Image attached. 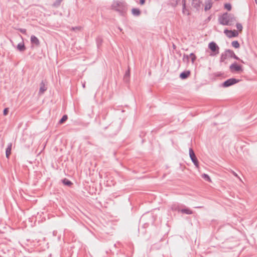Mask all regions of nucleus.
Instances as JSON below:
<instances>
[{
	"label": "nucleus",
	"instance_id": "36",
	"mask_svg": "<svg viewBox=\"0 0 257 257\" xmlns=\"http://www.w3.org/2000/svg\"><path fill=\"white\" fill-rule=\"evenodd\" d=\"M72 29H73V30H79L80 29H79V27H73V28H72Z\"/></svg>",
	"mask_w": 257,
	"mask_h": 257
},
{
	"label": "nucleus",
	"instance_id": "35",
	"mask_svg": "<svg viewBox=\"0 0 257 257\" xmlns=\"http://www.w3.org/2000/svg\"><path fill=\"white\" fill-rule=\"evenodd\" d=\"M184 14H185V15H189V11L188 10H187L186 8V10H185V13H183Z\"/></svg>",
	"mask_w": 257,
	"mask_h": 257
},
{
	"label": "nucleus",
	"instance_id": "18",
	"mask_svg": "<svg viewBox=\"0 0 257 257\" xmlns=\"http://www.w3.org/2000/svg\"><path fill=\"white\" fill-rule=\"evenodd\" d=\"M62 181L64 185L67 186H71L73 184L72 182L71 181L66 178L63 179Z\"/></svg>",
	"mask_w": 257,
	"mask_h": 257
},
{
	"label": "nucleus",
	"instance_id": "20",
	"mask_svg": "<svg viewBox=\"0 0 257 257\" xmlns=\"http://www.w3.org/2000/svg\"><path fill=\"white\" fill-rule=\"evenodd\" d=\"M62 1L63 0H56L55 2L53 4L52 6L55 8L58 7L60 5Z\"/></svg>",
	"mask_w": 257,
	"mask_h": 257
},
{
	"label": "nucleus",
	"instance_id": "12",
	"mask_svg": "<svg viewBox=\"0 0 257 257\" xmlns=\"http://www.w3.org/2000/svg\"><path fill=\"white\" fill-rule=\"evenodd\" d=\"M212 0H205V11H207L210 10L212 7Z\"/></svg>",
	"mask_w": 257,
	"mask_h": 257
},
{
	"label": "nucleus",
	"instance_id": "21",
	"mask_svg": "<svg viewBox=\"0 0 257 257\" xmlns=\"http://www.w3.org/2000/svg\"><path fill=\"white\" fill-rule=\"evenodd\" d=\"M228 57V54L226 53V50L224 52V54H222L221 57H220V61L223 62L225 61V60L226 59L227 57Z\"/></svg>",
	"mask_w": 257,
	"mask_h": 257
},
{
	"label": "nucleus",
	"instance_id": "34",
	"mask_svg": "<svg viewBox=\"0 0 257 257\" xmlns=\"http://www.w3.org/2000/svg\"><path fill=\"white\" fill-rule=\"evenodd\" d=\"M180 0H176L175 3L174 5V6L176 7L178 5V4L180 2Z\"/></svg>",
	"mask_w": 257,
	"mask_h": 257
},
{
	"label": "nucleus",
	"instance_id": "6",
	"mask_svg": "<svg viewBox=\"0 0 257 257\" xmlns=\"http://www.w3.org/2000/svg\"><path fill=\"white\" fill-rule=\"evenodd\" d=\"M230 70L231 72H238L242 71L243 69L241 65H238L236 62H234L229 66Z\"/></svg>",
	"mask_w": 257,
	"mask_h": 257
},
{
	"label": "nucleus",
	"instance_id": "30",
	"mask_svg": "<svg viewBox=\"0 0 257 257\" xmlns=\"http://www.w3.org/2000/svg\"><path fill=\"white\" fill-rule=\"evenodd\" d=\"M9 109V108H5L3 111V114L4 115H7L8 114Z\"/></svg>",
	"mask_w": 257,
	"mask_h": 257
},
{
	"label": "nucleus",
	"instance_id": "31",
	"mask_svg": "<svg viewBox=\"0 0 257 257\" xmlns=\"http://www.w3.org/2000/svg\"><path fill=\"white\" fill-rule=\"evenodd\" d=\"M172 209L175 211H180L179 209V207L175 205H172Z\"/></svg>",
	"mask_w": 257,
	"mask_h": 257
},
{
	"label": "nucleus",
	"instance_id": "23",
	"mask_svg": "<svg viewBox=\"0 0 257 257\" xmlns=\"http://www.w3.org/2000/svg\"><path fill=\"white\" fill-rule=\"evenodd\" d=\"M231 45L235 48H238L240 46L239 43L237 41H232L231 43Z\"/></svg>",
	"mask_w": 257,
	"mask_h": 257
},
{
	"label": "nucleus",
	"instance_id": "19",
	"mask_svg": "<svg viewBox=\"0 0 257 257\" xmlns=\"http://www.w3.org/2000/svg\"><path fill=\"white\" fill-rule=\"evenodd\" d=\"M180 211L182 213H185L186 214H192L193 212L188 208H184L180 210Z\"/></svg>",
	"mask_w": 257,
	"mask_h": 257
},
{
	"label": "nucleus",
	"instance_id": "33",
	"mask_svg": "<svg viewBox=\"0 0 257 257\" xmlns=\"http://www.w3.org/2000/svg\"><path fill=\"white\" fill-rule=\"evenodd\" d=\"M145 3V0H140V4L141 5H144Z\"/></svg>",
	"mask_w": 257,
	"mask_h": 257
},
{
	"label": "nucleus",
	"instance_id": "17",
	"mask_svg": "<svg viewBox=\"0 0 257 257\" xmlns=\"http://www.w3.org/2000/svg\"><path fill=\"white\" fill-rule=\"evenodd\" d=\"M132 13L135 16H139L141 15V11L138 8H133L132 9Z\"/></svg>",
	"mask_w": 257,
	"mask_h": 257
},
{
	"label": "nucleus",
	"instance_id": "32",
	"mask_svg": "<svg viewBox=\"0 0 257 257\" xmlns=\"http://www.w3.org/2000/svg\"><path fill=\"white\" fill-rule=\"evenodd\" d=\"M20 32L23 34H25L26 32V30L24 29H21L20 30Z\"/></svg>",
	"mask_w": 257,
	"mask_h": 257
},
{
	"label": "nucleus",
	"instance_id": "8",
	"mask_svg": "<svg viewBox=\"0 0 257 257\" xmlns=\"http://www.w3.org/2000/svg\"><path fill=\"white\" fill-rule=\"evenodd\" d=\"M192 6L196 10L198 11L202 4V1L201 0H190Z\"/></svg>",
	"mask_w": 257,
	"mask_h": 257
},
{
	"label": "nucleus",
	"instance_id": "40",
	"mask_svg": "<svg viewBox=\"0 0 257 257\" xmlns=\"http://www.w3.org/2000/svg\"><path fill=\"white\" fill-rule=\"evenodd\" d=\"M210 19H211V17H209L208 18V20L209 21L210 20Z\"/></svg>",
	"mask_w": 257,
	"mask_h": 257
},
{
	"label": "nucleus",
	"instance_id": "14",
	"mask_svg": "<svg viewBox=\"0 0 257 257\" xmlns=\"http://www.w3.org/2000/svg\"><path fill=\"white\" fill-rule=\"evenodd\" d=\"M12 147V144L11 143H9L7 146V148L6 150V157L9 159V157L11 154V150Z\"/></svg>",
	"mask_w": 257,
	"mask_h": 257
},
{
	"label": "nucleus",
	"instance_id": "7",
	"mask_svg": "<svg viewBox=\"0 0 257 257\" xmlns=\"http://www.w3.org/2000/svg\"><path fill=\"white\" fill-rule=\"evenodd\" d=\"M224 34L226 36L229 38L233 37H236L238 36V32L236 30H228L227 29L224 30Z\"/></svg>",
	"mask_w": 257,
	"mask_h": 257
},
{
	"label": "nucleus",
	"instance_id": "29",
	"mask_svg": "<svg viewBox=\"0 0 257 257\" xmlns=\"http://www.w3.org/2000/svg\"><path fill=\"white\" fill-rule=\"evenodd\" d=\"M236 27L239 31H241L242 30V26L240 23H237L236 24Z\"/></svg>",
	"mask_w": 257,
	"mask_h": 257
},
{
	"label": "nucleus",
	"instance_id": "25",
	"mask_svg": "<svg viewBox=\"0 0 257 257\" xmlns=\"http://www.w3.org/2000/svg\"><path fill=\"white\" fill-rule=\"evenodd\" d=\"M68 119V116L67 115H64L62 118L60 119L59 123L60 124L63 123L64 122H65L67 119Z\"/></svg>",
	"mask_w": 257,
	"mask_h": 257
},
{
	"label": "nucleus",
	"instance_id": "39",
	"mask_svg": "<svg viewBox=\"0 0 257 257\" xmlns=\"http://www.w3.org/2000/svg\"><path fill=\"white\" fill-rule=\"evenodd\" d=\"M82 86H83V88H85V83H84V84H82Z\"/></svg>",
	"mask_w": 257,
	"mask_h": 257
},
{
	"label": "nucleus",
	"instance_id": "42",
	"mask_svg": "<svg viewBox=\"0 0 257 257\" xmlns=\"http://www.w3.org/2000/svg\"><path fill=\"white\" fill-rule=\"evenodd\" d=\"M111 126H112L111 125H110V126H108V128H110L111 127Z\"/></svg>",
	"mask_w": 257,
	"mask_h": 257
},
{
	"label": "nucleus",
	"instance_id": "13",
	"mask_svg": "<svg viewBox=\"0 0 257 257\" xmlns=\"http://www.w3.org/2000/svg\"><path fill=\"white\" fill-rule=\"evenodd\" d=\"M226 53L228 54V57L233 58L236 60H239V58L235 54L234 52L231 50H227Z\"/></svg>",
	"mask_w": 257,
	"mask_h": 257
},
{
	"label": "nucleus",
	"instance_id": "15",
	"mask_svg": "<svg viewBox=\"0 0 257 257\" xmlns=\"http://www.w3.org/2000/svg\"><path fill=\"white\" fill-rule=\"evenodd\" d=\"M17 49L20 52H24L25 51L26 48L25 46L24 43L23 42L19 43L17 45Z\"/></svg>",
	"mask_w": 257,
	"mask_h": 257
},
{
	"label": "nucleus",
	"instance_id": "16",
	"mask_svg": "<svg viewBox=\"0 0 257 257\" xmlns=\"http://www.w3.org/2000/svg\"><path fill=\"white\" fill-rule=\"evenodd\" d=\"M190 74V72L189 71H183L180 74V77L182 79H186Z\"/></svg>",
	"mask_w": 257,
	"mask_h": 257
},
{
	"label": "nucleus",
	"instance_id": "28",
	"mask_svg": "<svg viewBox=\"0 0 257 257\" xmlns=\"http://www.w3.org/2000/svg\"><path fill=\"white\" fill-rule=\"evenodd\" d=\"M224 8L228 11H230L231 9V6L229 3H226L224 5Z\"/></svg>",
	"mask_w": 257,
	"mask_h": 257
},
{
	"label": "nucleus",
	"instance_id": "2",
	"mask_svg": "<svg viewBox=\"0 0 257 257\" xmlns=\"http://www.w3.org/2000/svg\"><path fill=\"white\" fill-rule=\"evenodd\" d=\"M112 9L117 12L121 16H123L125 13L126 8L123 3L116 1H114L111 5Z\"/></svg>",
	"mask_w": 257,
	"mask_h": 257
},
{
	"label": "nucleus",
	"instance_id": "10",
	"mask_svg": "<svg viewBox=\"0 0 257 257\" xmlns=\"http://www.w3.org/2000/svg\"><path fill=\"white\" fill-rule=\"evenodd\" d=\"M30 40L32 44L35 45L36 46H39L40 45V41L38 38L35 36H31Z\"/></svg>",
	"mask_w": 257,
	"mask_h": 257
},
{
	"label": "nucleus",
	"instance_id": "11",
	"mask_svg": "<svg viewBox=\"0 0 257 257\" xmlns=\"http://www.w3.org/2000/svg\"><path fill=\"white\" fill-rule=\"evenodd\" d=\"M40 85V87L39 89V94H43L45 91H46V90L47 89V87L46 86L45 83L43 80L41 81Z\"/></svg>",
	"mask_w": 257,
	"mask_h": 257
},
{
	"label": "nucleus",
	"instance_id": "37",
	"mask_svg": "<svg viewBox=\"0 0 257 257\" xmlns=\"http://www.w3.org/2000/svg\"><path fill=\"white\" fill-rule=\"evenodd\" d=\"M232 173H233V174L235 176L238 177V176H237V174H236L235 172H233H233H232Z\"/></svg>",
	"mask_w": 257,
	"mask_h": 257
},
{
	"label": "nucleus",
	"instance_id": "4",
	"mask_svg": "<svg viewBox=\"0 0 257 257\" xmlns=\"http://www.w3.org/2000/svg\"><path fill=\"white\" fill-rule=\"evenodd\" d=\"M239 79L232 78L225 81L223 83H222L221 86L223 87H228L239 82Z\"/></svg>",
	"mask_w": 257,
	"mask_h": 257
},
{
	"label": "nucleus",
	"instance_id": "38",
	"mask_svg": "<svg viewBox=\"0 0 257 257\" xmlns=\"http://www.w3.org/2000/svg\"><path fill=\"white\" fill-rule=\"evenodd\" d=\"M117 132H118V131H115L114 133H113L112 135H116V134L117 133Z\"/></svg>",
	"mask_w": 257,
	"mask_h": 257
},
{
	"label": "nucleus",
	"instance_id": "1",
	"mask_svg": "<svg viewBox=\"0 0 257 257\" xmlns=\"http://www.w3.org/2000/svg\"><path fill=\"white\" fill-rule=\"evenodd\" d=\"M218 22L223 26H231L236 22V19L233 14L225 13L219 17Z\"/></svg>",
	"mask_w": 257,
	"mask_h": 257
},
{
	"label": "nucleus",
	"instance_id": "26",
	"mask_svg": "<svg viewBox=\"0 0 257 257\" xmlns=\"http://www.w3.org/2000/svg\"><path fill=\"white\" fill-rule=\"evenodd\" d=\"M96 41L97 47H99V46L101 45V43L102 42V39L101 37H98L97 38Z\"/></svg>",
	"mask_w": 257,
	"mask_h": 257
},
{
	"label": "nucleus",
	"instance_id": "5",
	"mask_svg": "<svg viewBox=\"0 0 257 257\" xmlns=\"http://www.w3.org/2000/svg\"><path fill=\"white\" fill-rule=\"evenodd\" d=\"M189 156L190 159L192 162L194 163V165L197 167H199V162L196 155L194 152V151L192 148L189 149Z\"/></svg>",
	"mask_w": 257,
	"mask_h": 257
},
{
	"label": "nucleus",
	"instance_id": "3",
	"mask_svg": "<svg viewBox=\"0 0 257 257\" xmlns=\"http://www.w3.org/2000/svg\"><path fill=\"white\" fill-rule=\"evenodd\" d=\"M208 48L211 50L212 53L210 54L211 56H215L219 54V47L215 42H210L208 45Z\"/></svg>",
	"mask_w": 257,
	"mask_h": 257
},
{
	"label": "nucleus",
	"instance_id": "22",
	"mask_svg": "<svg viewBox=\"0 0 257 257\" xmlns=\"http://www.w3.org/2000/svg\"><path fill=\"white\" fill-rule=\"evenodd\" d=\"M123 80L125 82H127L128 81V67L125 71V73L123 77Z\"/></svg>",
	"mask_w": 257,
	"mask_h": 257
},
{
	"label": "nucleus",
	"instance_id": "41",
	"mask_svg": "<svg viewBox=\"0 0 257 257\" xmlns=\"http://www.w3.org/2000/svg\"><path fill=\"white\" fill-rule=\"evenodd\" d=\"M254 1H255V4H257V0H254Z\"/></svg>",
	"mask_w": 257,
	"mask_h": 257
},
{
	"label": "nucleus",
	"instance_id": "9",
	"mask_svg": "<svg viewBox=\"0 0 257 257\" xmlns=\"http://www.w3.org/2000/svg\"><path fill=\"white\" fill-rule=\"evenodd\" d=\"M190 57L191 58V61H192V63H193L196 59V57L195 55L193 53H191L189 56L184 54V56H183V60L185 61V60L186 59L187 60V62H188Z\"/></svg>",
	"mask_w": 257,
	"mask_h": 257
},
{
	"label": "nucleus",
	"instance_id": "24",
	"mask_svg": "<svg viewBox=\"0 0 257 257\" xmlns=\"http://www.w3.org/2000/svg\"><path fill=\"white\" fill-rule=\"evenodd\" d=\"M202 177L206 181H207L209 182H211V180L210 177L206 174L204 173V174H202Z\"/></svg>",
	"mask_w": 257,
	"mask_h": 257
},
{
	"label": "nucleus",
	"instance_id": "27",
	"mask_svg": "<svg viewBox=\"0 0 257 257\" xmlns=\"http://www.w3.org/2000/svg\"><path fill=\"white\" fill-rule=\"evenodd\" d=\"M182 6H183L182 12H183V13H185L186 0H182Z\"/></svg>",
	"mask_w": 257,
	"mask_h": 257
}]
</instances>
